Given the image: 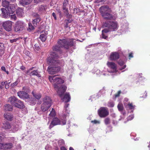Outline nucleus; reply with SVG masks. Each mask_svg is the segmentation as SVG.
<instances>
[{"label":"nucleus","mask_w":150,"mask_h":150,"mask_svg":"<svg viewBox=\"0 0 150 150\" xmlns=\"http://www.w3.org/2000/svg\"><path fill=\"white\" fill-rule=\"evenodd\" d=\"M50 57H48L47 62L50 65L47 69V71L50 74H54L58 72L60 70L59 65L61 64V61L57 59L59 56L55 52L50 53Z\"/></svg>","instance_id":"obj_1"},{"label":"nucleus","mask_w":150,"mask_h":150,"mask_svg":"<svg viewBox=\"0 0 150 150\" xmlns=\"http://www.w3.org/2000/svg\"><path fill=\"white\" fill-rule=\"evenodd\" d=\"M49 79L50 82L54 84V87L58 89L57 93L61 97L66 91L67 87L65 86L58 85L64 83V80L61 78L58 77L56 75L49 76Z\"/></svg>","instance_id":"obj_2"},{"label":"nucleus","mask_w":150,"mask_h":150,"mask_svg":"<svg viewBox=\"0 0 150 150\" xmlns=\"http://www.w3.org/2000/svg\"><path fill=\"white\" fill-rule=\"evenodd\" d=\"M100 12L102 17L105 19H115V18L111 13L112 11L107 6H103L100 8Z\"/></svg>","instance_id":"obj_3"},{"label":"nucleus","mask_w":150,"mask_h":150,"mask_svg":"<svg viewBox=\"0 0 150 150\" xmlns=\"http://www.w3.org/2000/svg\"><path fill=\"white\" fill-rule=\"evenodd\" d=\"M76 40L74 39H60L58 41V43L61 45V47H63L64 48L67 49L69 47H73L75 49Z\"/></svg>","instance_id":"obj_4"},{"label":"nucleus","mask_w":150,"mask_h":150,"mask_svg":"<svg viewBox=\"0 0 150 150\" xmlns=\"http://www.w3.org/2000/svg\"><path fill=\"white\" fill-rule=\"evenodd\" d=\"M43 101V103L41 105V109L42 111L45 112L50 107L52 102L50 98L48 96L44 98Z\"/></svg>","instance_id":"obj_5"},{"label":"nucleus","mask_w":150,"mask_h":150,"mask_svg":"<svg viewBox=\"0 0 150 150\" xmlns=\"http://www.w3.org/2000/svg\"><path fill=\"white\" fill-rule=\"evenodd\" d=\"M103 26L108 27L111 31H114L117 30L118 27L117 22L112 21L109 23H105Z\"/></svg>","instance_id":"obj_6"},{"label":"nucleus","mask_w":150,"mask_h":150,"mask_svg":"<svg viewBox=\"0 0 150 150\" xmlns=\"http://www.w3.org/2000/svg\"><path fill=\"white\" fill-rule=\"evenodd\" d=\"M98 115L101 117H105L108 115L109 113L107 108L101 107L98 111Z\"/></svg>","instance_id":"obj_7"},{"label":"nucleus","mask_w":150,"mask_h":150,"mask_svg":"<svg viewBox=\"0 0 150 150\" xmlns=\"http://www.w3.org/2000/svg\"><path fill=\"white\" fill-rule=\"evenodd\" d=\"M25 26V24L23 22L20 21H17L15 24V30L16 31L22 30Z\"/></svg>","instance_id":"obj_8"},{"label":"nucleus","mask_w":150,"mask_h":150,"mask_svg":"<svg viewBox=\"0 0 150 150\" xmlns=\"http://www.w3.org/2000/svg\"><path fill=\"white\" fill-rule=\"evenodd\" d=\"M34 68V67H33L28 70L27 71V74L30 76H36L38 77H40L41 75L40 74V72H39L38 70H33H33Z\"/></svg>","instance_id":"obj_9"},{"label":"nucleus","mask_w":150,"mask_h":150,"mask_svg":"<svg viewBox=\"0 0 150 150\" xmlns=\"http://www.w3.org/2000/svg\"><path fill=\"white\" fill-rule=\"evenodd\" d=\"M58 45H55L53 46L52 47V50L53 52H51L50 53H50L51 52H55V53L59 56V57L57 58V59L59 58H61L60 57L61 56L59 55L58 54L59 53L62 52L61 51V47H61V45L58 44Z\"/></svg>","instance_id":"obj_10"},{"label":"nucleus","mask_w":150,"mask_h":150,"mask_svg":"<svg viewBox=\"0 0 150 150\" xmlns=\"http://www.w3.org/2000/svg\"><path fill=\"white\" fill-rule=\"evenodd\" d=\"M4 28L7 31H10L11 30L12 22L8 21L4 22L2 24Z\"/></svg>","instance_id":"obj_11"},{"label":"nucleus","mask_w":150,"mask_h":150,"mask_svg":"<svg viewBox=\"0 0 150 150\" xmlns=\"http://www.w3.org/2000/svg\"><path fill=\"white\" fill-rule=\"evenodd\" d=\"M13 144L11 143H0V149H8L11 148Z\"/></svg>","instance_id":"obj_12"},{"label":"nucleus","mask_w":150,"mask_h":150,"mask_svg":"<svg viewBox=\"0 0 150 150\" xmlns=\"http://www.w3.org/2000/svg\"><path fill=\"white\" fill-rule=\"evenodd\" d=\"M18 100L15 96H12L9 98L8 101L11 104L14 106H18L21 107L20 105H17L16 104V103L19 101Z\"/></svg>","instance_id":"obj_13"},{"label":"nucleus","mask_w":150,"mask_h":150,"mask_svg":"<svg viewBox=\"0 0 150 150\" xmlns=\"http://www.w3.org/2000/svg\"><path fill=\"white\" fill-rule=\"evenodd\" d=\"M124 104L126 108H129L130 109H134V106H133L132 103H130L129 100L127 98H125L124 101Z\"/></svg>","instance_id":"obj_14"},{"label":"nucleus","mask_w":150,"mask_h":150,"mask_svg":"<svg viewBox=\"0 0 150 150\" xmlns=\"http://www.w3.org/2000/svg\"><path fill=\"white\" fill-rule=\"evenodd\" d=\"M17 6L16 4H10L7 8V11L9 13L13 14L15 12Z\"/></svg>","instance_id":"obj_15"},{"label":"nucleus","mask_w":150,"mask_h":150,"mask_svg":"<svg viewBox=\"0 0 150 150\" xmlns=\"http://www.w3.org/2000/svg\"><path fill=\"white\" fill-rule=\"evenodd\" d=\"M61 124L59 120L57 118H54L51 122L49 126V128L51 129L54 126Z\"/></svg>","instance_id":"obj_16"},{"label":"nucleus","mask_w":150,"mask_h":150,"mask_svg":"<svg viewBox=\"0 0 150 150\" xmlns=\"http://www.w3.org/2000/svg\"><path fill=\"white\" fill-rule=\"evenodd\" d=\"M18 96L22 99L27 98L29 97L28 93L24 91H20L18 92Z\"/></svg>","instance_id":"obj_17"},{"label":"nucleus","mask_w":150,"mask_h":150,"mask_svg":"<svg viewBox=\"0 0 150 150\" xmlns=\"http://www.w3.org/2000/svg\"><path fill=\"white\" fill-rule=\"evenodd\" d=\"M108 66L112 69L111 72H115L117 71V67L115 64L113 62H108L107 63Z\"/></svg>","instance_id":"obj_18"},{"label":"nucleus","mask_w":150,"mask_h":150,"mask_svg":"<svg viewBox=\"0 0 150 150\" xmlns=\"http://www.w3.org/2000/svg\"><path fill=\"white\" fill-rule=\"evenodd\" d=\"M119 58V54L116 52H112L110 56V59L111 60H115L118 59Z\"/></svg>","instance_id":"obj_19"},{"label":"nucleus","mask_w":150,"mask_h":150,"mask_svg":"<svg viewBox=\"0 0 150 150\" xmlns=\"http://www.w3.org/2000/svg\"><path fill=\"white\" fill-rule=\"evenodd\" d=\"M1 10L2 12V16L4 18H7L9 16H10V14H11L9 13V12L7 11V9H6L4 8H2Z\"/></svg>","instance_id":"obj_20"},{"label":"nucleus","mask_w":150,"mask_h":150,"mask_svg":"<svg viewBox=\"0 0 150 150\" xmlns=\"http://www.w3.org/2000/svg\"><path fill=\"white\" fill-rule=\"evenodd\" d=\"M70 99V96L68 93H66L64 96V98H62L63 101H64L65 103L69 102Z\"/></svg>","instance_id":"obj_21"},{"label":"nucleus","mask_w":150,"mask_h":150,"mask_svg":"<svg viewBox=\"0 0 150 150\" xmlns=\"http://www.w3.org/2000/svg\"><path fill=\"white\" fill-rule=\"evenodd\" d=\"M16 13L17 15L19 17L23 16L24 13L23 9L20 8H18L16 10Z\"/></svg>","instance_id":"obj_22"},{"label":"nucleus","mask_w":150,"mask_h":150,"mask_svg":"<svg viewBox=\"0 0 150 150\" xmlns=\"http://www.w3.org/2000/svg\"><path fill=\"white\" fill-rule=\"evenodd\" d=\"M19 127L18 125L14 124L11 125L10 131L15 132L17 131L19 129Z\"/></svg>","instance_id":"obj_23"},{"label":"nucleus","mask_w":150,"mask_h":150,"mask_svg":"<svg viewBox=\"0 0 150 150\" xmlns=\"http://www.w3.org/2000/svg\"><path fill=\"white\" fill-rule=\"evenodd\" d=\"M31 1V0H20L19 3L21 5L24 6L30 4Z\"/></svg>","instance_id":"obj_24"},{"label":"nucleus","mask_w":150,"mask_h":150,"mask_svg":"<svg viewBox=\"0 0 150 150\" xmlns=\"http://www.w3.org/2000/svg\"><path fill=\"white\" fill-rule=\"evenodd\" d=\"M47 8V7L46 5H41L39 6L38 10L40 12H42L46 11Z\"/></svg>","instance_id":"obj_25"},{"label":"nucleus","mask_w":150,"mask_h":150,"mask_svg":"<svg viewBox=\"0 0 150 150\" xmlns=\"http://www.w3.org/2000/svg\"><path fill=\"white\" fill-rule=\"evenodd\" d=\"M4 117L6 120L9 121L12 120L13 118L12 115L9 113H5Z\"/></svg>","instance_id":"obj_26"},{"label":"nucleus","mask_w":150,"mask_h":150,"mask_svg":"<svg viewBox=\"0 0 150 150\" xmlns=\"http://www.w3.org/2000/svg\"><path fill=\"white\" fill-rule=\"evenodd\" d=\"M18 101H18V102H17L16 103V104H17V105H20V107H19L18 106H15L16 107H17L18 108H19L21 109V108H23L24 107V105L23 103L19 100H18Z\"/></svg>","instance_id":"obj_27"},{"label":"nucleus","mask_w":150,"mask_h":150,"mask_svg":"<svg viewBox=\"0 0 150 150\" xmlns=\"http://www.w3.org/2000/svg\"><path fill=\"white\" fill-rule=\"evenodd\" d=\"M10 5L9 2L6 0L3 1L2 2V5L3 6L6 8L7 9L8 7Z\"/></svg>","instance_id":"obj_28"},{"label":"nucleus","mask_w":150,"mask_h":150,"mask_svg":"<svg viewBox=\"0 0 150 150\" xmlns=\"http://www.w3.org/2000/svg\"><path fill=\"white\" fill-rule=\"evenodd\" d=\"M4 53V45L0 43V56H1Z\"/></svg>","instance_id":"obj_29"},{"label":"nucleus","mask_w":150,"mask_h":150,"mask_svg":"<svg viewBox=\"0 0 150 150\" xmlns=\"http://www.w3.org/2000/svg\"><path fill=\"white\" fill-rule=\"evenodd\" d=\"M11 125L8 122H6L4 124V128L6 129H9L10 131Z\"/></svg>","instance_id":"obj_30"},{"label":"nucleus","mask_w":150,"mask_h":150,"mask_svg":"<svg viewBox=\"0 0 150 150\" xmlns=\"http://www.w3.org/2000/svg\"><path fill=\"white\" fill-rule=\"evenodd\" d=\"M4 109L6 111H11L12 110V106L10 104H6L4 107Z\"/></svg>","instance_id":"obj_31"},{"label":"nucleus","mask_w":150,"mask_h":150,"mask_svg":"<svg viewBox=\"0 0 150 150\" xmlns=\"http://www.w3.org/2000/svg\"><path fill=\"white\" fill-rule=\"evenodd\" d=\"M32 93L33 96L37 99H39L41 98V95L40 93H36L34 91H33Z\"/></svg>","instance_id":"obj_32"},{"label":"nucleus","mask_w":150,"mask_h":150,"mask_svg":"<svg viewBox=\"0 0 150 150\" xmlns=\"http://www.w3.org/2000/svg\"><path fill=\"white\" fill-rule=\"evenodd\" d=\"M10 83V82H8L7 81H6L4 82H1V84L2 85H4L6 89H8L9 87Z\"/></svg>","instance_id":"obj_33"},{"label":"nucleus","mask_w":150,"mask_h":150,"mask_svg":"<svg viewBox=\"0 0 150 150\" xmlns=\"http://www.w3.org/2000/svg\"><path fill=\"white\" fill-rule=\"evenodd\" d=\"M40 21V18H37L33 20V24L34 26H36L37 25V23H38Z\"/></svg>","instance_id":"obj_34"},{"label":"nucleus","mask_w":150,"mask_h":150,"mask_svg":"<svg viewBox=\"0 0 150 150\" xmlns=\"http://www.w3.org/2000/svg\"><path fill=\"white\" fill-rule=\"evenodd\" d=\"M40 38L42 41H45L47 38L46 34H41L40 36Z\"/></svg>","instance_id":"obj_35"},{"label":"nucleus","mask_w":150,"mask_h":150,"mask_svg":"<svg viewBox=\"0 0 150 150\" xmlns=\"http://www.w3.org/2000/svg\"><path fill=\"white\" fill-rule=\"evenodd\" d=\"M68 5V0H65L63 2L62 8H67Z\"/></svg>","instance_id":"obj_36"},{"label":"nucleus","mask_w":150,"mask_h":150,"mask_svg":"<svg viewBox=\"0 0 150 150\" xmlns=\"http://www.w3.org/2000/svg\"><path fill=\"white\" fill-rule=\"evenodd\" d=\"M105 123L106 125H108L110 124V119L108 117H107L104 120Z\"/></svg>","instance_id":"obj_37"},{"label":"nucleus","mask_w":150,"mask_h":150,"mask_svg":"<svg viewBox=\"0 0 150 150\" xmlns=\"http://www.w3.org/2000/svg\"><path fill=\"white\" fill-rule=\"evenodd\" d=\"M117 108L119 111H122L123 109V106L122 104L121 103H119L118 105Z\"/></svg>","instance_id":"obj_38"},{"label":"nucleus","mask_w":150,"mask_h":150,"mask_svg":"<svg viewBox=\"0 0 150 150\" xmlns=\"http://www.w3.org/2000/svg\"><path fill=\"white\" fill-rule=\"evenodd\" d=\"M56 115V113L55 112V110L53 108H52V111H51L49 115L50 116L52 117H54Z\"/></svg>","instance_id":"obj_39"},{"label":"nucleus","mask_w":150,"mask_h":150,"mask_svg":"<svg viewBox=\"0 0 150 150\" xmlns=\"http://www.w3.org/2000/svg\"><path fill=\"white\" fill-rule=\"evenodd\" d=\"M114 105V102L112 101H110L108 103V106L109 107H113Z\"/></svg>","instance_id":"obj_40"},{"label":"nucleus","mask_w":150,"mask_h":150,"mask_svg":"<svg viewBox=\"0 0 150 150\" xmlns=\"http://www.w3.org/2000/svg\"><path fill=\"white\" fill-rule=\"evenodd\" d=\"M69 105V104H66L64 106V108H65V113H67V114H69V111L68 110V107Z\"/></svg>","instance_id":"obj_41"},{"label":"nucleus","mask_w":150,"mask_h":150,"mask_svg":"<svg viewBox=\"0 0 150 150\" xmlns=\"http://www.w3.org/2000/svg\"><path fill=\"white\" fill-rule=\"evenodd\" d=\"M62 9L64 11V13L66 14L67 16H68L69 13H68V8H62Z\"/></svg>","instance_id":"obj_42"},{"label":"nucleus","mask_w":150,"mask_h":150,"mask_svg":"<svg viewBox=\"0 0 150 150\" xmlns=\"http://www.w3.org/2000/svg\"><path fill=\"white\" fill-rule=\"evenodd\" d=\"M111 30L108 28H105L102 30V33H106Z\"/></svg>","instance_id":"obj_43"},{"label":"nucleus","mask_w":150,"mask_h":150,"mask_svg":"<svg viewBox=\"0 0 150 150\" xmlns=\"http://www.w3.org/2000/svg\"><path fill=\"white\" fill-rule=\"evenodd\" d=\"M18 81H15L13 83L11 84L10 86L12 87H14L15 86H16L18 84Z\"/></svg>","instance_id":"obj_44"},{"label":"nucleus","mask_w":150,"mask_h":150,"mask_svg":"<svg viewBox=\"0 0 150 150\" xmlns=\"http://www.w3.org/2000/svg\"><path fill=\"white\" fill-rule=\"evenodd\" d=\"M10 18L12 20H13L14 21L16 20V17L15 14L11 15L10 16Z\"/></svg>","instance_id":"obj_45"},{"label":"nucleus","mask_w":150,"mask_h":150,"mask_svg":"<svg viewBox=\"0 0 150 150\" xmlns=\"http://www.w3.org/2000/svg\"><path fill=\"white\" fill-rule=\"evenodd\" d=\"M64 143V141L62 139L58 141V144L60 146L63 145Z\"/></svg>","instance_id":"obj_46"},{"label":"nucleus","mask_w":150,"mask_h":150,"mask_svg":"<svg viewBox=\"0 0 150 150\" xmlns=\"http://www.w3.org/2000/svg\"><path fill=\"white\" fill-rule=\"evenodd\" d=\"M29 28L30 30H33L34 29V26H33L32 25L31 23H29L28 24Z\"/></svg>","instance_id":"obj_47"},{"label":"nucleus","mask_w":150,"mask_h":150,"mask_svg":"<svg viewBox=\"0 0 150 150\" xmlns=\"http://www.w3.org/2000/svg\"><path fill=\"white\" fill-rule=\"evenodd\" d=\"M118 64L121 66L123 65L124 64V62L121 60H120L118 62Z\"/></svg>","instance_id":"obj_48"},{"label":"nucleus","mask_w":150,"mask_h":150,"mask_svg":"<svg viewBox=\"0 0 150 150\" xmlns=\"http://www.w3.org/2000/svg\"><path fill=\"white\" fill-rule=\"evenodd\" d=\"M134 117V116L133 115H132L129 116L128 117V120H132Z\"/></svg>","instance_id":"obj_49"},{"label":"nucleus","mask_w":150,"mask_h":150,"mask_svg":"<svg viewBox=\"0 0 150 150\" xmlns=\"http://www.w3.org/2000/svg\"><path fill=\"white\" fill-rule=\"evenodd\" d=\"M18 39V38H16L10 40V42L11 43H13L14 42H16Z\"/></svg>","instance_id":"obj_50"},{"label":"nucleus","mask_w":150,"mask_h":150,"mask_svg":"<svg viewBox=\"0 0 150 150\" xmlns=\"http://www.w3.org/2000/svg\"><path fill=\"white\" fill-rule=\"evenodd\" d=\"M42 0H34V2L35 3L38 4L40 2H42Z\"/></svg>","instance_id":"obj_51"},{"label":"nucleus","mask_w":150,"mask_h":150,"mask_svg":"<svg viewBox=\"0 0 150 150\" xmlns=\"http://www.w3.org/2000/svg\"><path fill=\"white\" fill-rule=\"evenodd\" d=\"M4 139V136H1V135L0 134V142L3 141Z\"/></svg>","instance_id":"obj_52"},{"label":"nucleus","mask_w":150,"mask_h":150,"mask_svg":"<svg viewBox=\"0 0 150 150\" xmlns=\"http://www.w3.org/2000/svg\"><path fill=\"white\" fill-rule=\"evenodd\" d=\"M103 37V38L106 39L107 36L105 33H102Z\"/></svg>","instance_id":"obj_53"},{"label":"nucleus","mask_w":150,"mask_h":150,"mask_svg":"<svg viewBox=\"0 0 150 150\" xmlns=\"http://www.w3.org/2000/svg\"><path fill=\"white\" fill-rule=\"evenodd\" d=\"M91 122H93L95 124H96V123H99V124L100 123V122L99 121H97V120H95L93 121H92Z\"/></svg>","instance_id":"obj_54"},{"label":"nucleus","mask_w":150,"mask_h":150,"mask_svg":"<svg viewBox=\"0 0 150 150\" xmlns=\"http://www.w3.org/2000/svg\"><path fill=\"white\" fill-rule=\"evenodd\" d=\"M121 93V92L120 91H119L116 94H115V97H118L119 96L120 94Z\"/></svg>","instance_id":"obj_55"},{"label":"nucleus","mask_w":150,"mask_h":150,"mask_svg":"<svg viewBox=\"0 0 150 150\" xmlns=\"http://www.w3.org/2000/svg\"><path fill=\"white\" fill-rule=\"evenodd\" d=\"M52 15L54 17V19L56 20L57 18H56V15L55 13H52Z\"/></svg>","instance_id":"obj_56"},{"label":"nucleus","mask_w":150,"mask_h":150,"mask_svg":"<svg viewBox=\"0 0 150 150\" xmlns=\"http://www.w3.org/2000/svg\"><path fill=\"white\" fill-rule=\"evenodd\" d=\"M1 69L4 71H5L6 70V68L5 67L2 66L1 67Z\"/></svg>","instance_id":"obj_57"},{"label":"nucleus","mask_w":150,"mask_h":150,"mask_svg":"<svg viewBox=\"0 0 150 150\" xmlns=\"http://www.w3.org/2000/svg\"><path fill=\"white\" fill-rule=\"evenodd\" d=\"M61 150H67L66 148L64 146L61 147Z\"/></svg>","instance_id":"obj_58"},{"label":"nucleus","mask_w":150,"mask_h":150,"mask_svg":"<svg viewBox=\"0 0 150 150\" xmlns=\"http://www.w3.org/2000/svg\"><path fill=\"white\" fill-rule=\"evenodd\" d=\"M4 85H2L1 84V85H0V88L1 89H3L4 88Z\"/></svg>","instance_id":"obj_59"},{"label":"nucleus","mask_w":150,"mask_h":150,"mask_svg":"<svg viewBox=\"0 0 150 150\" xmlns=\"http://www.w3.org/2000/svg\"><path fill=\"white\" fill-rule=\"evenodd\" d=\"M21 69L23 70H24L25 69V67H24L23 66H21Z\"/></svg>","instance_id":"obj_60"},{"label":"nucleus","mask_w":150,"mask_h":150,"mask_svg":"<svg viewBox=\"0 0 150 150\" xmlns=\"http://www.w3.org/2000/svg\"><path fill=\"white\" fill-rule=\"evenodd\" d=\"M112 123L114 125H116L117 124V122H115V121L114 120H113L112 122Z\"/></svg>","instance_id":"obj_61"},{"label":"nucleus","mask_w":150,"mask_h":150,"mask_svg":"<svg viewBox=\"0 0 150 150\" xmlns=\"http://www.w3.org/2000/svg\"><path fill=\"white\" fill-rule=\"evenodd\" d=\"M35 47V48L37 50H38L39 49V48L38 47H36V44H35L34 45Z\"/></svg>","instance_id":"obj_62"},{"label":"nucleus","mask_w":150,"mask_h":150,"mask_svg":"<svg viewBox=\"0 0 150 150\" xmlns=\"http://www.w3.org/2000/svg\"><path fill=\"white\" fill-rule=\"evenodd\" d=\"M129 57H133L132 53H130L129 54Z\"/></svg>","instance_id":"obj_63"},{"label":"nucleus","mask_w":150,"mask_h":150,"mask_svg":"<svg viewBox=\"0 0 150 150\" xmlns=\"http://www.w3.org/2000/svg\"><path fill=\"white\" fill-rule=\"evenodd\" d=\"M126 66L125 65H124L123 67H122L120 69L121 70L123 69H125L126 67Z\"/></svg>","instance_id":"obj_64"}]
</instances>
